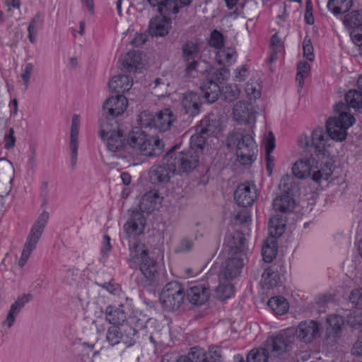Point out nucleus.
I'll list each match as a JSON object with an SVG mask.
<instances>
[{
	"instance_id": "obj_1",
	"label": "nucleus",
	"mask_w": 362,
	"mask_h": 362,
	"mask_svg": "<svg viewBox=\"0 0 362 362\" xmlns=\"http://www.w3.org/2000/svg\"><path fill=\"white\" fill-rule=\"evenodd\" d=\"M225 247L227 258L223 264L221 276H238L247 259L248 247L244 234L240 231L230 233L225 239Z\"/></svg>"
},
{
	"instance_id": "obj_2",
	"label": "nucleus",
	"mask_w": 362,
	"mask_h": 362,
	"mask_svg": "<svg viewBox=\"0 0 362 362\" xmlns=\"http://www.w3.org/2000/svg\"><path fill=\"white\" fill-rule=\"evenodd\" d=\"M293 175L301 180L309 177L315 182L327 180L332 174V164L328 158L311 155L298 158L292 166Z\"/></svg>"
},
{
	"instance_id": "obj_3",
	"label": "nucleus",
	"mask_w": 362,
	"mask_h": 362,
	"mask_svg": "<svg viewBox=\"0 0 362 362\" xmlns=\"http://www.w3.org/2000/svg\"><path fill=\"white\" fill-rule=\"evenodd\" d=\"M229 76V71L226 68L219 70L218 75L215 73L214 69L206 61L202 62L193 60L189 62L185 69V78L186 81L192 82L199 86L201 90L219 89L214 78L218 80H224Z\"/></svg>"
},
{
	"instance_id": "obj_4",
	"label": "nucleus",
	"mask_w": 362,
	"mask_h": 362,
	"mask_svg": "<svg viewBox=\"0 0 362 362\" xmlns=\"http://www.w3.org/2000/svg\"><path fill=\"white\" fill-rule=\"evenodd\" d=\"M129 263L131 268H139L149 284L156 280L158 276L156 262L148 256L145 244L136 242L129 247Z\"/></svg>"
},
{
	"instance_id": "obj_5",
	"label": "nucleus",
	"mask_w": 362,
	"mask_h": 362,
	"mask_svg": "<svg viewBox=\"0 0 362 362\" xmlns=\"http://www.w3.org/2000/svg\"><path fill=\"white\" fill-rule=\"evenodd\" d=\"M334 111L338 115L327 120V133L330 139L336 141H342L346 139L347 129L354 124L355 118L348 112V107L344 103H336Z\"/></svg>"
},
{
	"instance_id": "obj_6",
	"label": "nucleus",
	"mask_w": 362,
	"mask_h": 362,
	"mask_svg": "<svg viewBox=\"0 0 362 362\" xmlns=\"http://www.w3.org/2000/svg\"><path fill=\"white\" fill-rule=\"evenodd\" d=\"M128 145L135 151L148 157L162 153L164 144L158 137L148 136L140 128L133 129L127 137Z\"/></svg>"
},
{
	"instance_id": "obj_7",
	"label": "nucleus",
	"mask_w": 362,
	"mask_h": 362,
	"mask_svg": "<svg viewBox=\"0 0 362 362\" xmlns=\"http://www.w3.org/2000/svg\"><path fill=\"white\" fill-rule=\"evenodd\" d=\"M227 143L229 147L236 146V156L242 164L246 165L255 160L257 149L251 135L238 129L229 134Z\"/></svg>"
},
{
	"instance_id": "obj_8",
	"label": "nucleus",
	"mask_w": 362,
	"mask_h": 362,
	"mask_svg": "<svg viewBox=\"0 0 362 362\" xmlns=\"http://www.w3.org/2000/svg\"><path fill=\"white\" fill-rule=\"evenodd\" d=\"M99 135L105 141L107 149L112 153H121L126 148L125 136L115 119H101Z\"/></svg>"
},
{
	"instance_id": "obj_9",
	"label": "nucleus",
	"mask_w": 362,
	"mask_h": 362,
	"mask_svg": "<svg viewBox=\"0 0 362 362\" xmlns=\"http://www.w3.org/2000/svg\"><path fill=\"white\" fill-rule=\"evenodd\" d=\"M49 218V213L43 211L33 224L18 260V264L20 267H23L25 264L33 250L35 248Z\"/></svg>"
},
{
	"instance_id": "obj_10",
	"label": "nucleus",
	"mask_w": 362,
	"mask_h": 362,
	"mask_svg": "<svg viewBox=\"0 0 362 362\" xmlns=\"http://www.w3.org/2000/svg\"><path fill=\"white\" fill-rule=\"evenodd\" d=\"M185 296L184 288L177 281L168 283L160 293V302L162 307L168 311L178 309L182 304Z\"/></svg>"
},
{
	"instance_id": "obj_11",
	"label": "nucleus",
	"mask_w": 362,
	"mask_h": 362,
	"mask_svg": "<svg viewBox=\"0 0 362 362\" xmlns=\"http://www.w3.org/2000/svg\"><path fill=\"white\" fill-rule=\"evenodd\" d=\"M261 97V92L247 93V101H240L233 107V118L240 124H250L255 122L256 110L253 103Z\"/></svg>"
},
{
	"instance_id": "obj_12",
	"label": "nucleus",
	"mask_w": 362,
	"mask_h": 362,
	"mask_svg": "<svg viewBox=\"0 0 362 362\" xmlns=\"http://www.w3.org/2000/svg\"><path fill=\"white\" fill-rule=\"evenodd\" d=\"M173 152L168 151L163 159V164L154 165L150 171V178L153 182H168L170 175L177 172L176 163L173 162Z\"/></svg>"
},
{
	"instance_id": "obj_13",
	"label": "nucleus",
	"mask_w": 362,
	"mask_h": 362,
	"mask_svg": "<svg viewBox=\"0 0 362 362\" xmlns=\"http://www.w3.org/2000/svg\"><path fill=\"white\" fill-rule=\"evenodd\" d=\"M175 148H177V146L173 147L169 151L173 152L172 160L176 163L177 173H188L197 166L198 156L194 151L189 150L186 152L175 153Z\"/></svg>"
},
{
	"instance_id": "obj_14",
	"label": "nucleus",
	"mask_w": 362,
	"mask_h": 362,
	"mask_svg": "<svg viewBox=\"0 0 362 362\" xmlns=\"http://www.w3.org/2000/svg\"><path fill=\"white\" fill-rule=\"evenodd\" d=\"M344 23L352 29L350 33L351 39L359 47V53L362 55V11L351 12L345 16Z\"/></svg>"
},
{
	"instance_id": "obj_15",
	"label": "nucleus",
	"mask_w": 362,
	"mask_h": 362,
	"mask_svg": "<svg viewBox=\"0 0 362 362\" xmlns=\"http://www.w3.org/2000/svg\"><path fill=\"white\" fill-rule=\"evenodd\" d=\"M257 197V190L254 184L249 182L240 184L235 192L234 199L242 207L252 206Z\"/></svg>"
},
{
	"instance_id": "obj_16",
	"label": "nucleus",
	"mask_w": 362,
	"mask_h": 362,
	"mask_svg": "<svg viewBox=\"0 0 362 362\" xmlns=\"http://www.w3.org/2000/svg\"><path fill=\"white\" fill-rule=\"evenodd\" d=\"M128 105L127 98L122 94H117L115 96L110 97L103 105L105 118L113 119L122 114Z\"/></svg>"
},
{
	"instance_id": "obj_17",
	"label": "nucleus",
	"mask_w": 362,
	"mask_h": 362,
	"mask_svg": "<svg viewBox=\"0 0 362 362\" xmlns=\"http://www.w3.org/2000/svg\"><path fill=\"white\" fill-rule=\"evenodd\" d=\"M172 28V21L163 15L156 16L149 21L148 30L152 37H165Z\"/></svg>"
},
{
	"instance_id": "obj_18",
	"label": "nucleus",
	"mask_w": 362,
	"mask_h": 362,
	"mask_svg": "<svg viewBox=\"0 0 362 362\" xmlns=\"http://www.w3.org/2000/svg\"><path fill=\"white\" fill-rule=\"evenodd\" d=\"M146 220L141 212L134 211L124 225V230L129 238H136L144 233Z\"/></svg>"
},
{
	"instance_id": "obj_19",
	"label": "nucleus",
	"mask_w": 362,
	"mask_h": 362,
	"mask_svg": "<svg viewBox=\"0 0 362 362\" xmlns=\"http://www.w3.org/2000/svg\"><path fill=\"white\" fill-rule=\"evenodd\" d=\"M320 327L317 322L309 320L302 322L296 329L297 337L305 343L311 342L319 334Z\"/></svg>"
},
{
	"instance_id": "obj_20",
	"label": "nucleus",
	"mask_w": 362,
	"mask_h": 362,
	"mask_svg": "<svg viewBox=\"0 0 362 362\" xmlns=\"http://www.w3.org/2000/svg\"><path fill=\"white\" fill-rule=\"evenodd\" d=\"M202 104V100L198 92H186L182 101L185 113L191 117L198 115Z\"/></svg>"
},
{
	"instance_id": "obj_21",
	"label": "nucleus",
	"mask_w": 362,
	"mask_h": 362,
	"mask_svg": "<svg viewBox=\"0 0 362 362\" xmlns=\"http://www.w3.org/2000/svg\"><path fill=\"white\" fill-rule=\"evenodd\" d=\"M186 295L192 304L202 305L209 298V286H206L203 283H197L190 286Z\"/></svg>"
},
{
	"instance_id": "obj_22",
	"label": "nucleus",
	"mask_w": 362,
	"mask_h": 362,
	"mask_svg": "<svg viewBox=\"0 0 362 362\" xmlns=\"http://www.w3.org/2000/svg\"><path fill=\"white\" fill-rule=\"evenodd\" d=\"M122 67L130 72L139 71L142 66V59L140 52L132 50L122 55L119 59Z\"/></svg>"
},
{
	"instance_id": "obj_23",
	"label": "nucleus",
	"mask_w": 362,
	"mask_h": 362,
	"mask_svg": "<svg viewBox=\"0 0 362 362\" xmlns=\"http://www.w3.org/2000/svg\"><path fill=\"white\" fill-rule=\"evenodd\" d=\"M223 270V265L222 264L218 274L219 284L215 289L216 296L221 300H226L232 296L234 291V287L230 281L231 279L237 277H222L221 274Z\"/></svg>"
},
{
	"instance_id": "obj_24",
	"label": "nucleus",
	"mask_w": 362,
	"mask_h": 362,
	"mask_svg": "<svg viewBox=\"0 0 362 362\" xmlns=\"http://www.w3.org/2000/svg\"><path fill=\"white\" fill-rule=\"evenodd\" d=\"M175 120V117L173 112L168 108H165L155 115L154 128L160 132L168 131L170 129Z\"/></svg>"
},
{
	"instance_id": "obj_25",
	"label": "nucleus",
	"mask_w": 362,
	"mask_h": 362,
	"mask_svg": "<svg viewBox=\"0 0 362 362\" xmlns=\"http://www.w3.org/2000/svg\"><path fill=\"white\" fill-rule=\"evenodd\" d=\"M31 297L32 296L30 294H23L18 297L16 300L11 305L4 324L7 325L8 327L13 326L16 316L20 313L21 310L25 306V303L30 301Z\"/></svg>"
},
{
	"instance_id": "obj_26",
	"label": "nucleus",
	"mask_w": 362,
	"mask_h": 362,
	"mask_svg": "<svg viewBox=\"0 0 362 362\" xmlns=\"http://www.w3.org/2000/svg\"><path fill=\"white\" fill-rule=\"evenodd\" d=\"M31 297L32 296L30 294H23L18 297L16 300L11 305L4 324L7 325L8 327L13 326L16 316L20 313L21 310L25 306V303L30 301Z\"/></svg>"
},
{
	"instance_id": "obj_27",
	"label": "nucleus",
	"mask_w": 362,
	"mask_h": 362,
	"mask_svg": "<svg viewBox=\"0 0 362 362\" xmlns=\"http://www.w3.org/2000/svg\"><path fill=\"white\" fill-rule=\"evenodd\" d=\"M31 297L32 296L30 294H23L18 297L16 300L11 305L4 324L7 325L8 327L13 326L16 316L20 313L21 310L25 306V303L30 301Z\"/></svg>"
},
{
	"instance_id": "obj_28",
	"label": "nucleus",
	"mask_w": 362,
	"mask_h": 362,
	"mask_svg": "<svg viewBox=\"0 0 362 362\" xmlns=\"http://www.w3.org/2000/svg\"><path fill=\"white\" fill-rule=\"evenodd\" d=\"M162 199L158 192L149 191L141 197L139 204L140 209L147 213L151 212L160 206Z\"/></svg>"
},
{
	"instance_id": "obj_29",
	"label": "nucleus",
	"mask_w": 362,
	"mask_h": 362,
	"mask_svg": "<svg viewBox=\"0 0 362 362\" xmlns=\"http://www.w3.org/2000/svg\"><path fill=\"white\" fill-rule=\"evenodd\" d=\"M273 207L275 211L290 213L296 207V201L290 193H283L274 199Z\"/></svg>"
},
{
	"instance_id": "obj_30",
	"label": "nucleus",
	"mask_w": 362,
	"mask_h": 362,
	"mask_svg": "<svg viewBox=\"0 0 362 362\" xmlns=\"http://www.w3.org/2000/svg\"><path fill=\"white\" fill-rule=\"evenodd\" d=\"M206 49L204 44L197 43L194 42H187L182 47L183 57L186 61H190L194 59L195 57H200V61L202 62L204 59L202 52Z\"/></svg>"
},
{
	"instance_id": "obj_31",
	"label": "nucleus",
	"mask_w": 362,
	"mask_h": 362,
	"mask_svg": "<svg viewBox=\"0 0 362 362\" xmlns=\"http://www.w3.org/2000/svg\"><path fill=\"white\" fill-rule=\"evenodd\" d=\"M328 140V136L322 127H317L313 130L311 133V144L318 153L317 155L324 156L322 153L325 150L326 144Z\"/></svg>"
},
{
	"instance_id": "obj_32",
	"label": "nucleus",
	"mask_w": 362,
	"mask_h": 362,
	"mask_svg": "<svg viewBox=\"0 0 362 362\" xmlns=\"http://www.w3.org/2000/svg\"><path fill=\"white\" fill-rule=\"evenodd\" d=\"M133 79L127 75L112 76L108 82L110 90H130L133 86Z\"/></svg>"
},
{
	"instance_id": "obj_33",
	"label": "nucleus",
	"mask_w": 362,
	"mask_h": 362,
	"mask_svg": "<svg viewBox=\"0 0 362 362\" xmlns=\"http://www.w3.org/2000/svg\"><path fill=\"white\" fill-rule=\"evenodd\" d=\"M291 338L285 334H280L271 339L270 345L274 356H279L286 351L289 343L291 342Z\"/></svg>"
},
{
	"instance_id": "obj_34",
	"label": "nucleus",
	"mask_w": 362,
	"mask_h": 362,
	"mask_svg": "<svg viewBox=\"0 0 362 362\" xmlns=\"http://www.w3.org/2000/svg\"><path fill=\"white\" fill-rule=\"evenodd\" d=\"M105 318L109 323L115 325H118L124 322L126 320V314L123 306H107L105 310Z\"/></svg>"
},
{
	"instance_id": "obj_35",
	"label": "nucleus",
	"mask_w": 362,
	"mask_h": 362,
	"mask_svg": "<svg viewBox=\"0 0 362 362\" xmlns=\"http://www.w3.org/2000/svg\"><path fill=\"white\" fill-rule=\"evenodd\" d=\"M221 131L219 121L210 117H205L200 122L196 132L202 134H216Z\"/></svg>"
},
{
	"instance_id": "obj_36",
	"label": "nucleus",
	"mask_w": 362,
	"mask_h": 362,
	"mask_svg": "<svg viewBox=\"0 0 362 362\" xmlns=\"http://www.w3.org/2000/svg\"><path fill=\"white\" fill-rule=\"evenodd\" d=\"M277 242L275 238H267L262 245V257L266 262H271L277 255Z\"/></svg>"
},
{
	"instance_id": "obj_37",
	"label": "nucleus",
	"mask_w": 362,
	"mask_h": 362,
	"mask_svg": "<svg viewBox=\"0 0 362 362\" xmlns=\"http://www.w3.org/2000/svg\"><path fill=\"white\" fill-rule=\"evenodd\" d=\"M269 233L272 238L281 236L286 227L285 221L279 215L273 216L269 221Z\"/></svg>"
},
{
	"instance_id": "obj_38",
	"label": "nucleus",
	"mask_w": 362,
	"mask_h": 362,
	"mask_svg": "<svg viewBox=\"0 0 362 362\" xmlns=\"http://www.w3.org/2000/svg\"><path fill=\"white\" fill-rule=\"evenodd\" d=\"M216 52V60L220 65L230 66L236 60V52L230 48H221Z\"/></svg>"
},
{
	"instance_id": "obj_39",
	"label": "nucleus",
	"mask_w": 362,
	"mask_h": 362,
	"mask_svg": "<svg viewBox=\"0 0 362 362\" xmlns=\"http://www.w3.org/2000/svg\"><path fill=\"white\" fill-rule=\"evenodd\" d=\"M352 6V0H329L327 8L334 16L347 12Z\"/></svg>"
},
{
	"instance_id": "obj_40",
	"label": "nucleus",
	"mask_w": 362,
	"mask_h": 362,
	"mask_svg": "<svg viewBox=\"0 0 362 362\" xmlns=\"http://www.w3.org/2000/svg\"><path fill=\"white\" fill-rule=\"evenodd\" d=\"M279 281V276L276 271L272 267L265 269L262 274L261 284L267 288L276 286Z\"/></svg>"
},
{
	"instance_id": "obj_41",
	"label": "nucleus",
	"mask_w": 362,
	"mask_h": 362,
	"mask_svg": "<svg viewBox=\"0 0 362 362\" xmlns=\"http://www.w3.org/2000/svg\"><path fill=\"white\" fill-rule=\"evenodd\" d=\"M268 306L276 314L284 315L288 310V303L286 300L281 296L271 298L268 303Z\"/></svg>"
},
{
	"instance_id": "obj_42",
	"label": "nucleus",
	"mask_w": 362,
	"mask_h": 362,
	"mask_svg": "<svg viewBox=\"0 0 362 362\" xmlns=\"http://www.w3.org/2000/svg\"><path fill=\"white\" fill-rule=\"evenodd\" d=\"M327 321L329 325L327 329V333L334 337H339L344 325L343 318L339 315H330L327 318Z\"/></svg>"
},
{
	"instance_id": "obj_43",
	"label": "nucleus",
	"mask_w": 362,
	"mask_h": 362,
	"mask_svg": "<svg viewBox=\"0 0 362 362\" xmlns=\"http://www.w3.org/2000/svg\"><path fill=\"white\" fill-rule=\"evenodd\" d=\"M346 103H344L349 108L359 110L362 108V92H346L344 95Z\"/></svg>"
},
{
	"instance_id": "obj_44",
	"label": "nucleus",
	"mask_w": 362,
	"mask_h": 362,
	"mask_svg": "<svg viewBox=\"0 0 362 362\" xmlns=\"http://www.w3.org/2000/svg\"><path fill=\"white\" fill-rule=\"evenodd\" d=\"M269 352L263 348L253 349L247 356V362H268Z\"/></svg>"
},
{
	"instance_id": "obj_45",
	"label": "nucleus",
	"mask_w": 362,
	"mask_h": 362,
	"mask_svg": "<svg viewBox=\"0 0 362 362\" xmlns=\"http://www.w3.org/2000/svg\"><path fill=\"white\" fill-rule=\"evenodd\" d=\"M310 71V65L308 62L302 61L297 67L296 82L298 87L302 88L304 84V78L308 77Z\"/></svg>"
},
{
	"instance_id": "obj_46",
	"label": "nucleus",
	"mask_w": 362,
	"mask_h": 362,
	"mask_svg": "<svg viewBox=\"0 0 362 362\" xmlns=\"http://www.w3.org/2000/svg\"><path fill=\"white\" fill-rule=\"evenodd\" d=\"M137 122L141 127H154L155 115L149 111L144 110L137 116Z\"/></svg>"
},
{
	"instance_id": "obj_47",
	"label": "nucleus",
	"mask_w": 362,
	"mask_h": 362,
	"mask_svg": "<svg viewBox=\"0 0 362 362\" xmlns=\"http://www.w3.org/2000/svg\"><path fill=\"white\" fill-rule=\"evenodd\" d=\"M193 0H168L167 8L168 13L177 14L180 9L189 6Z\"/></svg>"
},
{
	"instance_id": "obj_48",
	"label": "nucleus",
	"mask_w": 362,
	"mask_h": 362,
	"mask_svg": "<svg viewBox=\"0 0 362 362\" xmlns=\"http://www.w3.org/2000/svg\"><path fill=\"white\" fill-rule=\"evenodd\" d=\"M122 334L118 327H111L107 329L106 340L111 345L115 346L121 342Z\"/></svg>"
},
{
	"instance_id": "obj_49",
	"label": "nucleus",
	"mask_w": 362,
	"mask_h": 362,
	"mask_svg": "<svg viewBox=\"0 0 362 362\" xmlns=\"http://www.w3.org/2000/svg\"><path fill=\"white\" fill-rule=\"evenodd\" d=\"M349 302L351 307L356 310H362V288L352 290L349 296Z\"/></svg>"
},
{
	"instance_id": "obj_50",
	"label": "nucleus",
	"mask_w": 362,
	"mask_h": 362,
	"mask_svg": "<svg viewBox=\"0 0 362 362\" xmlns=\"http://www.w3.org/2000/svg\"><path fill=\"white\" fill-rule=\"evenodd\" d=\"M271 47L272 52L271 54L270 62H272L276 59L277 54L283 49V42L278 34H274L271 39Z\"/></svg>"
},
{
	"instance_id": "obj_51",
	"label": "nucleus",
	"mask_w": 362,
	"mask_h": 362,
	"mask_svg": "<svg viewBox=\"0 0 362 362\" xmlns=\"http://www.w3.org/2000/svg\"><path fill=\"white\" fill-rule=\"evenodd\" d=\"M194 240L189 238H183L180 240L175 249L176 253H187L192 250Z\"/></svg>"
},
{
	"instance_id": "obj_52",
	"label": "nucleus",
	"mask_w": 362,
	"mask_h": 362,
	"mask_svg": "<svg viewBox=\"0 0 362 362\" xmlns=\"http://www.w3.org/2000/svg\"><path fill=\"white\" fill-rule=\"evenodd\" d=\"M224 39L223 34L217 30H214L209 39V45L215 48L221 49L223 46Z\"/></svg>"
},
{
	"instance_id": "obj_53",
	"label": "nucleus",
	"mask_w": 362,
	"mask_h": 362,
	"mask_svg": "<svg viewBox=\"0 0 362 362\" xmlns=\"http://www.w3.org/2000/svg\"><path fill=\"white\" fill-rule=\"evenodd\" d=\"M37 168V159L36 152L35 148H33L30 154L28 156L26 165L25 171L28 176H33Z\"/></svg>"
},
{
	"instance_id": "obj_54",
	"label": "nucleus",
	"mask_w": 362,
	"mask_h": 362,
	"mask_svg": "<svg viewBox=\"0 0 362 362\" xmlns=\"http://www.w3.org/2000/svg\"><path fill=\"white\" fill-rule=\"evenodd\" d=\"M303 57L309 61H313L315 55L313 53V47L310 38L308 36L305 37L303 41Z\"/></svg>"
},
{
	"instance_id": "obj_55",
	"label": "nucleus",
	"mask_w": 362,
	"mask_h": 362,
	"mask_svg": "<svg viewBox=\"0 0 362 362\" xmlns=\"http://www.w3.org/2000/svg\"><path fill=\"white\" fill-rule=\"evenodd\" d=\"M188 357L192 362H207L206 361V354L204 349L198 347L191 349Z\"/></svg>"
},
{
	"instance_id": "obj_56",
	"label": "nucleus",
	"mask_w": 362,
	"mask_h": 362,
	"mask_svg": "<svg viewBox=\"0 0 362 362\" xmlns=\"http://www.w3.org/2000/svg\"><path fill=\"white\" fill-rule=\"evenodd\" d=\"M294 187V180L289 175H284L280 180L279 188L284 193H290Z\"/></svg>"
},
{
	"instance_id": "obj_57",
	"label": "nucleus",
	"mask_w": 362,
	"mask_h": 362,
	"mask_svg": "<svg viewBox=\"0 0 362 362\" xmlns=\"http://www.w3.org/2000/svg\"><path fill=\"white\" fill-rule=\"evenodd\" d=\"M43 23V16L41 13H36L34 17L30 21L28 27V31L31 32H37L42 26Z\"/></svg>"
},
{
	"instance_id": "obj_58",
	"label": "nucleus",
	"mask_w": 362,
	"mask_h": 362,
	"mask_svg": "<svg viewBox=\"0 0 362 362\" xmlns=\"http://www.w3.org/2000/svg\"><path fill=\"white\" fill-rule=\"evenodd\" d=\"M71 160L72 168H74L77 160V149H78V138H72L70 139Z\"/></svg>"
},
{
	"instance_id": "obj_59",
	"label": "nucleus",
	"mask_w": 362,
	"mask_h": 362,
	"mask_svg": "<svg viewBox=\"0 0 362 362\" xmlns=\"http://www.w3.org/2000/svg\"><path fill=\"white\" fill-rule=\"evenodd\" d=\"M347 322L353 328L361 329L362 330V313L359 315H349Z\"/></svg>"
},
{
	"instance_id": "obj_60",
	"label": "nucleus",
	"mask_w": 362,
	"mask_h": 362,
	"mask_svg": "<svg viewBox=\"0 0 362 362\" xmlns=\"http://www.w3.org/2000/svg\"><path fill=\"white\" fill-rule=\"evenodd\" d=\"M147 40V35L145 33H136L134 37L131 39L129 43L133 47H140L143 45Z\"/></svg>"
},
{
	"instance_id": "obj_61",
	"label": "nucleus",
	"mask_w": 362,
	"mask_h": 362,
	"mask_svg": "<svg viewBox=\"0 0 362 362\" xmlns=\"http://www.w3.org/2000/svg\"><path fill=\"white\" fill-rule=\"evenodd\" d=\"M202 100L207 103H213L219 98L218 92H198Z\"/></svg>"
},
{
	"instance_id": "obj_62",
	"label": "nucleus",
	"mask_w": 362,
	"mask_h": 362,
	"mask_svg": "<svg viewBox=\"0 0 362 362\" xmlns=\"http://www.w3.org/2000/svg\"><path fill=\"white\" fill-rule=\"evenodd\" d=\"M153 7H157L160 13H168L167 3L168 0H146Z\"/></svg>"
},
{
	"instance_id": "obj_63",
	"label": "nucleus",
	"mask_w": 362,
	"mask_h": 362,
	"mask_svg": "<svg viewBox=\"0 0 362 362\" xmlns=\"http://www.w3.org/2000/svg\"><path fill=\"white\" fill-rule=\"evenodd\" d=\"M204 134L197 133L191 136V144L196 146L199 148H203L206 141Z\"/></svg>"
},
{
	"instance_id": "obj_64",
	"label": "nucleus",
	"mask_w": 362,
	"mask_h": 362,
	"mask_svg": "<svg viewBox=\"0 0 362 362\" xmlns=\"http://www.w3.org/2000/svg\"><path fill=\"white\" fill-rule=\"evenodd\" d=\"M298 144L303 149H307L308 147L312 146L311 136H310L304 133L301 134L298 136Z\"/></svg>"
}]
</instances>
